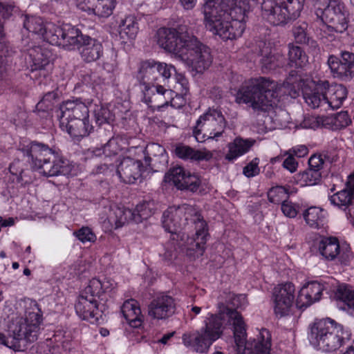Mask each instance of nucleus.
<instances>
[{"instance_id":"obj_54","label":"nucleus","mask_w":354,"mask_h":354,"mask_svg":"<svg viewBox=\"0 0 354 354\" xmlns=\"http://www.w3.org/2000/svg\"><path fill=\"white\" fill-rule=\"evenodd\" d=\"M137 149L144 153L145 158L146 157L151 158V156L156 157L159 155L162 156L165 151V149L162 146L156 143H151L147 145L145 149L138 147H137ZM151 160L152 158H151Z\"/></svg>"},{"instance_id":"obj_32","label":"nucleus","mask_w":354,"mask_h":354,"mask_svg":"<svg viewBox=\"0 0 354 354\" xmlns=\"http://www.w3.org/2000/svg\"><path fill=\"white\" fill-rule=\"evenodd\" d=\"M255 142V140L252 138L243 139L240 137L236 138L233 142L227 145L228 152L225 156V159L228 161H234L248 152Z\"/></svg>"},{"instance_id":"obj_50","label":"nucleus","mask_w":354,"mask_h":354,"mask_svg":"<svg viewBox=\"0 0 354 354\" xmlns=\"http://www.w3.org/2000/svg\"><path fill=\"white\" fill-rule=\"evenodd\" d=\"M58 97V94L55 91L46 93L37 103V109L42 111L51 110L57 102Z\"/></svg>"},{"instance_id":"obj_45","label":"nucleus","mask_w":354,"mask_h":354,"mask_svg":"<svg viewBox=\"0 0 354 354\" xmlns=\"http://www.w3.org/2000/svg\"><path fill=\"white\" fill-rule=\"evenodd\" d=\"M306 223L311 227L319 228L323 225V211L317 207H310L303 214Z\"/></svg>"},{"instance_id":"obj_64","label":"nucleus","mask_w":354,"mask_h":354,"mask_svg":"<svg viewBox=\"0 0 354 354\" xmlns=\"http://www.w3.org/2000/svg\"><path fill=\"white\" fill-rule=\"evenodd\" d=\"M172 243H169L167 246L166 251L165 253V257L168 261H171L173 259H175L177 258V250L174 249V250H171V246Z\"/></svg>"},{"instance_id":"obj_53","label":"nucleus","mask_w":354,"mask_h":354,"mask_svg":"<svg viewBox=\"0 0 354 354\" xmlns=\"http://www.w3.org/2000/svg\"><path fill=\"white\" fill-rule=\"evenodd\" d=\"M17 10L18 8L12 0H0V14L4 19L10 17Z\"/></svg>"},{"instance_id":"obj_9","label":"nucleus","mask_w":354,"mask_h":354,"mask_svg":"<svg viewBox=\"0 0 354 354\" xmlns=\"http://www.w3.org/2000/svg\"><path fill=\"white\" fill-rule=\"evenodd\" d=\"M304 3V0H263L262 15L273 26L284 25L300 15Z\"/></svg>"},{"instance_id":"obj_59","label":"nucleus","mask_w":354,"mask_h":354,"mask_svg":"<svg viewBox=\"0 0 354 354\" xmlns=\"http://www.w3.org/2000/svg\"><path fill=\"white\" fill-rule=\"evenodd\" d=\"M91 281H98V283H100V289L99 290V292L97 293V297L100 299H102L101 297L103 295V294L111 292L115 288V284L109 280L101 281L98 279L93 278Z\"/></svg>"},{"instance_id":"obj_34","label":"nucleus","mask_w":354,"mask_h":354,"mask_svg":"<svg viewBox=\"0 0 354 354\" xmlns=\"http://www.w3.org/2000/svg\"><path fill=\"white\" fill-rule=\"evenodd\" d=\"M176 156L184 160H209L212 158V154L208 151L196 150L189 146L178 145L174 149Z\"/></svg>"},{"instance_id":"obj_2","label":"nucleus","mask_w":354,"mask_h":354,"mask_svg":"<svg viewBox=\"0 0 354 354\" xmlns=\"http://www.w3.org/2000/svg\"><path fill=\"white\" fill-rule=\"evenodd\" d=\"M249 6L241 0H207L203 6L205 26L224 40L242 35L244 19Z\"/></svg>"},{"instance_id":"obj_21","label":"nucleus","mask_w":354,"mask_h":354,"mask_svg":"<svg viewBox=\"0 0 354 354\" xmlns=\"http://www.w3.org/2000/svg\"><path fill=\"white\" fill-rule=\"evenodd\" d=\"M75 44L71 46H77L82 59L91 63L99 59L103 55V46L100 41L88 35H84L79 30V34Z\"/></svg>"},{"instance_id":"obj_28","label":"nucleus","mask_w":354,"mask_h":354,"mask_svg":"<svg viewBox=\"0 0 354 354\" xmlns=\"http://www.w3.org/2000/svg\"><path fill=\"white\" fill-rule=\"evenodd\" d=\"M66 123L64 124L63 121L59 122V127L62 131L67 132L74 138L79 139L87 136L93 130V126L89 124L88 118L67 120Z\"/></svg>"},{"instance_id":"obj_51","label":"nucleus","mask_w":354,"mask_h":354,"mask_svg":"<svg viewBox=\"0 0 354 354\" xmlns=\"http://www.w3.org/2000/svg\"><path fill=\"white\" fill-rule=\"evenodd\" d=\"M183 183V190L187 189L192 192H196L198 190L201 185V180L199 176L192 174L190 171H187Z\"/></svg>"},{"instance_id":"obj_61","label":"nucleus","mask_w":354,"mask_h":354,"mask_svg":"<svg viewBox=\"0 0 354 354\" xmlns=\"http://www.w3.org/2000/svg\"><path fill=\"white\" fill-rule=\"evenodd\" d=\"M287 151L294 157L297 156L299 158L304 157L308 153V149L305 145H299L292 147Z\"/></svg>"},{"instance_id":"obj_55","label":"nucleus","mask_w":354,"mask_h":354,"mask_svg":"<svg viewBox=\"0 0 354 354\" xmlns=\"http://www.w3.org/2000/svg\"><path fill=\"white\" fill-rule=\"evenodd\" d=\"M281 211L283 214L289 218H295L299 212V205L292 203L288 199L281 204Z\"/></svg>"},{"instance_id":"obj_39","label":"nucleus","mask_w":354,"mask_h":354,"mask_svg":"<svg viewBox=\"0 0 354 354\" xmlns=\"http://www.w3.org/2000/svg\"><path fill=\"white\" fill-rule=\"evenodd\" d=\"M156 208L157 205L153 200L144 201L138 204L135 209L132 210L133 212V221L140 223L142 220L147 219L154 213Z\"/></svg>"},{"instance_id":"obj_4","label":"nucleus","mask_w":354,"mask_h":354,"mask_svg":"<svg viewBox=\"0 0 354 354\" xmlns=\"http://www.w3.org/2000/svg\"><path fill=\"white\" fill-rule=\"evenodd\" d=\"M42 323V312L35 301L25 302L24 317H17L8 326V335L0 333V344L14 351H24L35 342Z\"/></svg>"},{"instance_id":"obj_16","label":"nucleus","mask_w":354,"mask_h":354,"mask_svg":"<svg viewBox=\"0 0 354 354\" xmlns=\"http://www.w3.org/2000/svg\"><path fill=\"white\" fill-rule=\"evenodd\" d=\"M79 29L70 24L62 26L53 22H46V28L42 38L48 43L71 49L77 41Z\"/></svg>"},{"instance_id":"obj_15","label":"nucleus","mask_w":354,"mask_h":354,"mask_svg":"<svg viewBox=\"0 0 354 354\" xmlns=\"http://www.w3.org/2000/svg\"><path fill=\"white\" fill-rule=\"evenodd\" d=\"M151 158L146 157L143 163L140 160L129 156L124 157L117 167V174L121 181L127 184H134L137 181L141 182L145 173L152 169Z\"/></svg>"},{"instance_id":"obj_42","label":"nucleus","mask_w":354,"mask_h":354,"mask_svg":"<svg viewBox=\"0 0 354 354\" xmlns=\"http://www.w3.org/2000/svg\"><path fill=\"white\" fill-rule=\"evenodd\" d=\"M335 297L337 301L343 302L354 316V290L348 286L342 285L337 289Z\"/></svg>"},{"instance_id":"obj_63","label":"nucleus","mask_w":354,"mask_h":354,"mask_svg":"<svg viewBox=\"0 0 354 354\" xmlns=\"http://www.w3.org/2000/svg\"><path fill=\"white\" fill-rule=\"evenodd\" d=\"M114 168L112 163L104 162L98 165L95 168L96 174H106L109 170L111 171Z\"/></svg>"},{"instance_id":"obj_48","label":"nucleus","mask_w":354,"mask_h":354,"mask_svg":"<svg viewBox=\"0 0 354 354\" xmlns=\"http://www.w3.org/2000/svg\"><path fill=\"white\" fill-rule=\"evenodd\" d=\"M93 114L95 122L101 126L106 123H110L114 120V114L106 106L102 105H95L93 110Z\"/></svg>"},{"instance_id":"obj_26","label":"nucleus","mask_w":354,"mask_h":354,"mask_svg":"<svg viewBox=\"0 0 354 354\" xmlns=\"http://www.w3.org/2000/svg\"><path fill=\"white\" fill-rule=\"evenodd\" d=\"M324 159L322 155L314 154L308 160V169L301 174V180L306 185H314L318 184L322 178V172Z\"/></svg>"},{"instance_id":"obj_36","label":"nucleus","mask_w":354,"mask_h":354,"mask_svg":"<svg viewBox=\"0 0 354 354\" xmlns=\"http://www.w3.org/2000/svg\"><path fill=\"white\" fill-rule=\"evenodd\" d=\"M288 65L290 67L301 68L308 64V55L301 47L295 45L293 43H290L288 45Z\"/></svg>"},{"instance_id":"obj_52","label":"nucleus","mask_w":354,"mask_h":354,"mask_svg":"<svg viewBox=\"0 0 354 354\" xmlns=\"http://www.w3.org/2000/svg\"><path fill=\"white\" fill-rule=\"evenodd\" d=\"M73 234L83 243H94L97 239L96 235L88 227H82Z\"/></svg>"},{"instance_id":"obj_43","label":"nucleus","mask_w":354,"mask_h":354,"mask_svg":"<svg viewBox=\"0 0 354 354\" xmlns=\"http://www.w3.org/2000/svg\"><path fill=\"white\" fill-rule=\"evenodd\" d=\"M83 82L91 86L109 84L111 83V75L104 71L101 73L89 72L83 75Z\"/></svg>"},{"instance_id":"obj_12","label":"nucleus","mask_w":354,"mask_h":354,"mask_svg":"<svg viewBox=\"0 0 354 354\" xmlns=\"http://www.w3.org/2000/svg\"><path fill=\"white\" fill-rule=\"evenodd\" d=\"M179 58L197 73H203L212 63L210 49L193 35L187 40L185 47L181 50Z\"/></svg>"},{"instance_id":"obj_18","label":"nucleus","mask_w":354,"mask_h":354,"mask_svg":"<svg viewBox=\"0 0 354 354\" xmlns=\"http://www.w3.org/2000/svg\"><path fill=\"white\" fill-rule=\"evenodd\" d=\"M322 19L328 29L342 33L348 28L347 12L340 0H330L322 11Z\"/></svg>"},{"instance_id":"obj_47","label":"nucleus","mask_w":354,"mask_h":354,"mask_svg":"<svg viewBox=\"0 0 354 354\" xmlns=\"http://www.w3.org/2000/svg\"><path fill=\"white\" fill-rule=\"evenodd\" d=\"M24 26L29 32L42 37L46 28V22L40 17H26L24 22Z\"/></svg>"},{"instance_id":"obj_6","label":"nucleus","mask_w":354,"mask_h":354,"mask_svg":"<svg viewBox=\"0 0 354 354\" xmlns=\"http://www.w3.org/2000/svg\"><path fill=\"white\" fill-rule=\"evenodd\" d=\"M344 327L333 319H315L308 328V339L316 350L336 351L345 343Z\"/></svg>"},{"instance_id":"obj_62","label":"nucleus","mask_w":354,"mask_h":354,"mask_svg":"<svg viewBox=\"0 0 354 354\" xmlns=\"http://www.w3.org/2000/svg\"><path fill=\"white\" fill-rule=\"evenodd\" d=\"M33 62L36 69H42L49 64L48 58L46 57L41 58L39 53H37V57L34 58Z\"/></svg>"},{"instance_id":"obj_57","label":"nucleus","mask_w":354,"mask_h":354,"mask_svg":"<svg viewBox=\"0 0 354 354\" xmlns=\"http://www.w3.org/2000/svg\"><path fill=\"white\" fill-rule=\"evenodd\" d=\"M259 165V159L254 158L252 160L250 163H248L245 167L243 168V174L247 176L248 178L254 177L259 174V167H258Z\"/></svg>"},{"instance_id":"obj_40","label":"nucleus","mask_w":354,"mask_h":354,"mask_svg":"<svg viewBox=\"0 0 354 354\" xmlns=\"http://www.w3.org/2000/svg\"><path fill=\"white\" fill-rule=\"evenodd\" d=\"M351 122L347 111H340L337 113L327 116L324 120V125L328 126L332 130H338L346 127Z\"/></svg>"},{"instance_id":"obj_33","label":"nucleus","mask_w":354,"mask_h":354,"mask_svg":"<svg viewBox=\"0 0 354 354\" xmlns=\"http://www.w3.org/2000/svg\"><path fill=\"white\" fill-rule=\"evenodd\" d=\"M317 247L319 253L327 261H334L340 254V245L336 237H323Z\"/></svg>"},{"instance_id":"obj_1","label":"nucleus","mask_w":354,"mask_h":354,"mask_svg":"<svg viewBox=\"0 0 354 354\" xmlns=\"http://www.w3.org/2000/svg\"><path fill=\"white\" fill-rule=\"evenodd\" d=\"M304 82L297 72L292 70L279 88L276 82L260 77L251 79L243 84L236 93L238 104H248L254 111L268 112L276 105L278 90L283 91L292 98H296Z\"/></svg>"},{"instance_id":"obj_3","label":"nucleus","mask_w":354,"mask_h":354,"mask_svg":"<svg viewBox=\"0 0 354 354\" xmlns=\"http://www.w3.org/2000/svg\"><path fill=\"white\" fill-rule=\"evenodd\" d=\"M229 299V305L234 309L226 306L217 315L224 317L222 321L227 319L233 330L234 344L229 348V354H270L271 336L268 330L262 329L257 339L246 341V324L236 310L246 306V296L230 293Z\"/></svg>"},{"instance_id":"obj_20","label":"nucleus","mask_w":354,"mask_h":354,"mask_svg":"<svg viewBox=\"0 0 354 354\" xmlns=\"http://www.w3.org/2000/svg\"><path fill=\"white\" fill-rule=\"evenodd\" d=\"M176 310L175 299L161 293L156 295L148 306V315L156 320H166L174 315Z\"/></svg>"},{"instance_id":"obj_35","label":"nucleus","mask_w":354,"mask_h":354,"mask_svg":"<svg viewBox=\"0 0 354 354\" xmlns=\"http://www.w3.org/2000/svg\"><path fill=\"white\" fill-rule=\"evenodd\" d=\"M89 7L83 8L88 14H94L99 17H109L115 6V0H91Z\"/></svg>"},{"instance_id":"obj_5","label":"nucleus","mask_w":354,"mask_h":354,"mask_svg":"<svg viewBox=\"0 0 354 354\" xmlns=\"http://www.w3.org/2000/svg\"><path fill=\"white\" fill-rule=\"evenodd\" d=\"M189 221L195 225L196 238L193 239L192 250L197 255H202L207 241V223L203 220L199 210L193 205L183 204L179 206L168 207L162 214V226L169 233L176 234L178 230L189 223Z\"/></svg>"},{"instance_id":"obj_25","label":"nucleus","mask_w":354,"mask_h":354,"mask_svg":"<svg viewBox=\"0 0 354 354\" xmlns=\"http://www.w3.org/2000/svg\"><path fill=\"white\" fill-rule=\"evenodd\" d=\"M104 213L106 220L115 229L120 228L130 221H133V212L124 207H119L115 204L104 207Z\"/></svg>"},{"instance_id":"obj_13","label":"nucleus","mask_w":354,"mask_h":354,"mask_svg":"<svg viewBox=\"0 0 354 354\" xmlns=\"http://www.w3.org/2000/svg\"><path fill=\"white\" fill-rule=\"evenodd\" d=\"M100 289L98 281H90L88 286L81 291L75 304V312L81 319L91 322L98 319L100 299L97 293Z\"/></svg>"},{"instance_id":"obj_23","label":"nucleus","mask_w":354,"mask_h":354,"mask_svg":"<svg viewBox=\"0 0 354 354\" xmlns=\"http://www.w3.org/2000/svg\"><path fill=\"white\" fill-rule=\"evenodd\" d=\"M173 95H174V91L165 88L162 84H159L153 88L143 91V102L150 107L160 110L169 105Z\"/></svg>"},{"instance_id":"obj_29","label":"nucleus","mask_w":354,"mask_h":354,"mask_svg":"<svg viewBox=\"0 0 354 354\" xmlns=\"http://www.w3.org/2000/svg\"><path fill=\"white\" fill-rule=\"evenodd\" d=\"M347 88L342 84H330L327 81V86L325 90V98L326 102V109H337L343 104V102L347 97Z\"/></svg>"},{"instance_id":"obj_60","label":"nucleus","mask_w":354,"mask_h":354,"mask_svg":"<svg viewBox=\"0 0 354 354\" xmlns=\"http://www.w3.org/2000/svg\"><path fill=\"white\" fill-rule=\"evenodd\" d=\"M185 95H186L174 92V95H173V99L169 105L174 109L181 108L185 104Z\"/></svg>"},{"instance_id":"obj_7","label":"nucleus","mask_w":354,"mask_h":354,"mask_svg":"<svg viewBox=\"0 0 354 354\" xmlns=\"http://www.w3.org/2000/svg\"><path fill=\"white\" fill-rule=\"evenodd\" d=\"M24 156L28 158L34 169L46 176L68 175L71 166L68 162L57 159L54 151L47 145L37 141L31 142L21 149Z\"/></svg>"},{"instance_id":"obj_19","label":"nucleus","mask_w":354,"mask_h":354,"mask_svg":"<svg viewBox=\"0 0 354 354\" xmlns=\"http://www.w3.org/2000/svg\"><path fill=\"white\" fill-rule=\"evenodd\" d=\"M328 65L333 75L344 82H349L354 77V53L342 51L340 57L330 55Z\"/></svg>"},{"instance_id":"obj_44","label":"nucleus","mask_w":354,"mask_h":354,"mask_svg":"<svg viewBox=\"0 0 354 354\" xmlns=\"http://www.w3.org/2000/svg\"><path fill=\"white\" fill-rule=\"evenodd\" d=\"M122 140L118 138H112L103 145L102 149H96L93 151V153L96 156L104 154L105 157H111L117 155L122 151V147L120 145Z\"/></svg>"},{"instance_id":"obj_17","label":"nucleus","mask_w":354,"mask_h":354,"mask_svg":"<svg viewBox=\"0 0 354 354\" xmlns=\"http://www.w3.org/2000/svg\"><path fill=\"white\" fill-rule=\"evenodd\" d=\"M295 286L290 282L278 284L273 288L271 300L277 317L290 315L295 303Z\"/></svg>"},{"instance_id":"obj_27","label":"nucleus","mask_w":354,"mask_h":354,"mask_svg":"<svg viewBox=\"0 0 354 354\" xmlns=\"http://www.w3.org/2000/svg\"><path fill=\"white\" fill-rule=\"evenodd\" d=\"M327 81H319L313 88H305L303 90V96L307 104L313 109L324 107L326 109L325 90Z\"/></svg>"},{"instance_id":"obj_38","label":"nucleus","mask_w":354,"mask_h":354,"mask_svg":"<svg viewBox=\"0 0 354 354\" xmlns=\"http://www.w3.org/2000/svg\"><path fill=\"white\" fill-rule=\"evenodd\" d=\"M330 203L339 208L346 210L354 204V193L348 189H343L329 196Z\"/></svg>"},{"instance_id":"obj_31","label":"nucleus","mask_w":354,"mask_h":354,"mask_svg":"<svg viewBox=\"0 0 354 354\" xmlns=\"http://www.w3.org/2000/svg\"><path fill=\"white\" fill-rule=\"evenodd\" d=\"M121 312L131 327L138 328L142 325L143 316L136 300L130 299L125 301L121 307Z\"/></svg>"},{"instance_id":"obj_8","label":"nucleus","mask_w":354,"mask_h":354,"mask_svg":"<svg viewBox=\"0 0 354 354\" xmlns=\"http://www.w3.org/2000/svg\"><path fill=\"white\" fill-rule=\"evenodd\" d=\"M217 314L209 313L204 320L205 326L200 330L185 333L182 336L183 344L192 351L205 353L223 333V322Z\"/></svg>"},{"instance_id":"obj_49","label":"nucleus","mask_w":354,"mask_h":354,"mask_svg":"<svg viewBox=\"0 0 354 354\" xmlns=\"http://www.w3.org/2000/svg\"><path fill=\"white\" fill-rule=\"evenodd\" d=\"M288 197V191L283 186L272 187L268 192L269 201L275 204H282Z\"/></svg>"},{"instance_id":"obj_14","label":"nucleus","mask_w":354,"mask_h":354,"mask_svg":"<svg viewBox=\"0 0 354 354\" xmlns=\"http://www.w3.org/2000/svg\"><path fill=\"white\" fill-rule=\"evenodd\" d=\"M191 35L185 26H179L177 29L160 28L157 30L155 39L160 48L180 57L181 50L185 47Z\"/></svg>"},{"instance_id":"obj_41","label":"nucleus","mask_w":354,"mask_h":354,"mask_svg":"<svg viewBox=\"0 0 354 354\" xmlns=\"http://www.w3.org/2000/svg\"><path fill=\"white\" fill-rule=\"evenodd\" d=\"M187 171L183 167H171L165 175V181L172 183L178 189L183 190V181Z\"/></svg>"},{"instance_id":"obj_24","label":"nucleus","mask_w":354,"mask_h":354,"mask_svg":"<svg viewBox=\"0 0 354 354\" xmlns=\"http://www.w3.org/2000/svg\"><path fill=\"white\" fill-rule=\"evenodd\" d=\"M324 286L317 281H311L304 286L295 300L298 308H306L316 301H319Z\"/></svg>"},{"instance_id":"obj_58","label":"nucleus","mask_w":354,"mask_h":354,"mask_svg":"<svg viewBox=\"0 0 354 354\" xmlns=\"http://www.w3.org/2000/svg\"><path fill=\"white\" fill-rule=\"evenodd\" d=\"M285 155H286V156L283 161L282 165L284 169L288 170L291 173H294L297 169L298 162L295 160V157L288 151H285Z\"/></svg>"},{"instance_id":"obj_22","label":"nucleus","mask_w":354,"mask_h":354,"mask_svg":"<svg viewBox=\"0 0 354 354\" xmlns=\"http://www.w3.org/2000/svg\"><path fill=\"white\" fill-rule=\"evenodd\" d=\"M57 117L59 122L67 124V120L88 118V108L80 99L67 100L59 106Z\"/></svg>"},{"instance_id":"obj_56","label":"nucleus","mask_w":354,"mask_h":354,"mask_svg":"<svg viewBox=\"0 0 354 354\" xmlns=\"http://www.w3.org/2000/svg\"><path fill=\"white\" fill-rule=\"evenodd\" d=\"M175 89L178 92L187 95L189 91V82L187 78L182 74L176 75Z\"/></svg>"},{"instance_id":"obj_37","label":"nucleus","mask_w":354,"mask_h":354,"mask_svg":"<svg viewBox=\"0 0 354 354\" xmlns=\"http://www.w3.org/2000/svg\"><path fill=\"white\" fill-rule=\"evenodd\" d=\"M292 34L297 44L313 45L315 43L310 37L308 24L306 21H297L292 26Z\"/></svg>"},{"instance_id":"obj_30","label":"nucleus","mask_w":354,"mask_h":354,"mask_svg":"<svg viewBox=\"0 0 354 354\" xmlns=\"http://www.w3.org/2000/svg\"><path fill=\"white\" fill-rule=\"evenodd\" d=\"M260 63L263 71H269L283 66V56L272 53V48L265 42H260Z\"/></svg>"},{"instance_id":"obj_46","label":"nucleus","mask_w":354,"mask_h":354,"mask_svg":"<svg viewBox=\"0 0 354 354\" xmlns=\"http://www.w3.org/2000/svg\"><path fill=\"white\" fill-rule=\"evenodd\" d=\"M119 29L121 37L123 38V35H124L128 38H134L138 30V23L136 21L135 17L131 15L126 17L122 20L119 26Z\"/></svg>"},{"instance_id":"obj_11","label":"nucleus","mask_w":354,"mask_h":354,"mask_svg":"<svg viewBox=\"0 0 354 354\" xmlns=\"http://www.w3.org/2000/svg\"><path fill=\"white\" fill-rule=\"evenodd\" d=\"M226 127V121L222 112L217 109H209L197 120L193 133L200 142L207 140H218Z\"/></svg>"},{"instance_id":"obj_10","label":"nucleus","mask_w":354,"mask_h":354,"mask_svg":"<svg viewBox=\"0 0 354 354\" xmlns=\"http://www.w3.org/2000/svg\"><path fill=\"white\" fill-rule=\"evenodd\" d=\"M173 73H176V68L171 64L150 59L140 63L136 77L143 86V92L159 84H165Z\"/></svg>"}]
</instances>
